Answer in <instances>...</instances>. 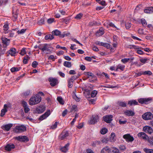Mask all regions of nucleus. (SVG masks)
Segmentation results:
<instances>
[{"mask_svg": "<svg viewBox=\"0 0 153 153\" xmlns=\"http://www.w3.org/2000/svg\"><path fill=\"white\" fill-rule=\"evenodd\" d=\"M42 100V98L39 95H36L32 96L29 100V104L32 105L39 103Z\"/></svg>", "mask_w": 153, "mask_h": 153, "instance_id": "f257e3e1", "label": "nucleus"}, {"mask_svg": "<svg viewBox=\"0 0 153 153\" xmlns=\"http://www.w3.org/2000/svg\"><path fill=\"white\" fill-rule=\"evenodd\" d=\"M152 101V99L151 98H140L138 100L139 103L142 104H148Z\"/></svg>", "mask_w": 153, "mask_h": 153, "instance_id": "f03ea898", "label": "nucleus"}, {"mask_svg": "<svg viewBox=\"0 0 153 153\" xmlns=\"http://www.w3.org/2000/svg\"><path fill=\"white\" fill-rule=\"evenodd\" d=\"M153 117L152 114L150 112L146 113L142 115V118L146 120L151 119Z\"/></svg>", "mask_w": 153, "mask_h": 153, "instance_id": "7ed1b4c3", "label": "nucleus"}, {"mask_svg": "<svg viewBox=\"0 0 153 153\" xmlns=\"http://www.w3.org/2000/svg\"><path fill=\"white\" fill-rule=\"evenodd\" d=\"M26 127L23 126H17L16 127V133L22 132L26 130Z\"/></svg>", "mask_w": 153, "mask_h": 153, "instance_id": "20e7f679", "label": "nucleus"}, {"mask_svg": "<svg viewBox=\"0 0 153 153\" xmlns=\"http://www.w3.org/2000/svg\"><path fill=\"white\" fill-rule=\"evenodd\" d=\"M15 139L18 141L21 142H27L29 141V139L26 136H19L15 137Z\"/></svg>", "mask_w": 153, "mask_h": 153, "instance_id": "39448f33", "label": "nucleus"}, {"mask_svg": "<svg viewBox=\"0 0 153 153\" xmlns=\"http://www.w3.org/2000/svg\"><path fill=\"white\" fill-rule=\"evenodd\" d=\"M99 120V117L97 115L92 116L89 123L90 124H94Z\"/></svg>", "mask_w": 153, "mask_h": 153, "instance_id": "423d86ee", "label": "nucleus"}, {"mask_svg": "<svg viewBox=\"0 0 153 153\" xmlns=\"http://www.w3.org/2000/svg\"><path fill=\"white\" fill-rule=\"evenodd\" d=\"M16 49L13 48H12L6 53L7 56L10 55L11 56H14L16 55Z\"/></svg>", "mask_w": 153, "mask_h": 153, "instance_id": "0eeeda50", "label": "nucleus"}, {"mask_svg": "<svg viewBox=\"0 0 153 153\" xmlns=\"http://www.w3.org/2000/svg\"><path fill=\"white\" fill-rule=\"evenodd\" d=\"M48 81L50 82V84L52 86H55L58 83L57 79L55 78H49Z\"/></svg>", "mask_w": 153, "mask_h": 153, "instance_id": "6e6552de", "label": "nucleus"}, {"mask_svg": "<svg viewBox=\"0 0 153 153\" xmlns=\"http://www.w3.org/2000/svg\"><path fill=\"white\" fill-rule=\"evenodd\" d=\"M137 136L139 138H142L148 141L149 138L148 136L145 133L143 132L139 133L137 134Z\"/></svg>", "mask_w": 153, "mask_h": 153, "instance_id": "1a4fd4ad", "label": "nucleus"}, {"mask_svg": "<svg viewBox=\"0 0 153 153\" xmlns=\"http://www.w3.org/2000/svg\"><path fill=\"white\" fill-rule=\"evenodd\" d=\"M45 107L43 105H40L37 107L36 112L38 113H41L43 112L45 110Z\"/></svg>", "mask_w": 153, "mask_h": 153, "instance_id": "9d476101", "label": "nucleus"}, {"mask_svg": "<svg viewBox=\"0 0 153 153\" xmlns=\"http://www.w3.org/2000/svg\"><path fill=\"white\" fill-rule=\"evenodd\" d=\"M123 138L127 142H132L134 140L133 137L131 136L129 134H125L123 136Z\"/></svg>", "mask_w": 153, "mask_h": 153, "instance_id": "9b49d317", "label": "nucleus"}, {"mask_svg": "<svg viewBox=\"0 0 153 153\" xmlns=\"http://www.w3.org/2000/svg\"><path fill=\"white\" fill-rule=\"evenodd\" d=\"M1 39L3 45L6 46L7 47L9 44L10 40L5 37H2Z\"/></svg>", "mask_w": 153, "mask_h": 153, "instance_id": "f8f14e48", "label": "nucleus"}, {"mask_svg": "<svg viewBox=\"0 0 153 153\" xmlns=\"http://www.w3.org/2000/svg\"><path fill=\"white\" fill-rule=\"evenodd\" d=\"M39 49L41 50L43 52L45 51H47L48 52L47 53H48L49 52H51V50L49 49V46L47 44H44L42 48H40L38 47Z\"/></svg>", "mask_w": 153, "mask_h": 153, "instance_id": "ddd939ff", "label": "nucleus"}, {"mask_svg": "<svg viewBox=\"0 0 153 153\" xmlns=\"http://www.w3.org/2000/svg\"><path fill=\"white\" fill-rule=\"evenodd\" d=\"M68 135L69 134L68 131H63L59 136V138L60 140H62L66 139Z\"/></svg>", "mask_w": 153, "mask_h": 153, "instance_id": "4468645a", "label": "nucleus"}, {"mask_svg": "<svg viewBox=\"0 0 153 153\" xmlns=\"http://www.w3.org/2000/svg\"><path fill=\"white\" fill-rule=\"evenodd\" d=\"M15 146L13 144H8L5 147V150L7 151H10L12 149L15 148Z\"/></svg>", "mask_w": 153, "mask_h": 153, "instance_id": "2eb2a0df", "label": "nucleus"}, {"mask_svg": "<svg viewBox=\"0 0 153 153\" xmlns=\"http://www.w3.org/2000/svg\"><path fill=\"white\" fill-rule=\"evenodd\" d=\"M113 117L112 115H107L105 117H103V120L107 123H111L112 120V118Z\"/></svg>", "mask_w": 153, "mask_h": 153, "instance_id": "dca6fc26", "label": "nucleus"}, {"mask_svg": "<svg viewBox=\"0 0 153 153\" xmlns=\"http://www.w3.org/2000/svg\"><path fill=\"white\" fill-rule=\"evenodd\" d=\"M50 114V111L48 110L44 114L42 115L39 117V120H42L48 117Z\"/></svg>", "mask_w": 153, "mask_h": 153, "instance_id": "f3484780", "label": "nucleus"}, {"mask_svg": "<svg viewBox=\"0 0 153 153\" xmlns=\"http://www.w3.org/2000/svg\"><path fill=\"white\" fill-rule=\"evenodd\" d=\"M12 124H8L3 125L1 127V128L4 130L7 131H9L10 128L12 127Z\"/></svg>", "mask_w": 153, "mask_h": 153, "instance_id": "a211bd4d", "label": "nucleus"}, {"mask_svg": "<svg viewBox=\"0 0 153 153\" xmlns=\"http://www.w3.org/2000/svg\"><path fill=\"white\" fill-rule=\"evenodd\" d=\"M143 130L146 132L148 133L149 134H151L153 132V130L152 128L148 126L144 127L143 128Z\"/></svg>", "mask_w": 153, "mask_h": 153, "instance_id": "6ab92c4d", "label": "nucleus"}, {"mask_svg": "<svg viewBox=\"0 0 153 153\" xmlns=\"http://www.w3.org/2000/svg\"><path fill=\"white\" fill-rule=\"evenodd\" d=\"M144 13H151L153 12V7H147L144 10Z\"/></svg>", "mask_w": 153, "mask_h": 153, "instance_id": "aec40b11", "label": "nucleus"}, {"mask_svg": "<svg viewBox=\"0 0 153 153\" xmlns=\"http://www.w3.org/2000/svg\"><path fill=\"white\" fill-rule=\"evenodd\" d=\"M111 149L108 146H105L101 151V153H109L111 152Z\"/></svg>", "mask_w": 153, "mask_h": 153, "instance_id": "412c9836", "label": "nucleus"}, {"mask_svg": "<svg viewBox=\"0 0 153 153\" xmlns=\"http://www.w3.org/2000/svg\"><path fill=\"white\" fill-rule=\"evenodd\" d=\"M52 34L53 35L58 36L61 37L62 35L61 32L58 30H55L52 32Z\"/></svg>", "mask_w": 153, "mask_h": 153, "instance_id": "4be33fe9", "label": "nucleus"}, {"mask_svg": "<svg viewBox=\"0 0 153 153\" xmlns=\"http://www.w3.org/2000/svg\"><path fill=\"white\" fill-rule=\"evenodd\" d=\"M69 145V144L68 143L66 144L65 146L60 148V150L62 152H66L68 150V147Z\"/></svg>", "mask_w": 153, "mask_h": 153, "instance_id": "5701e85b", "label": "nucleus"}, {"mask_svg": "<svg viewBox=\"0 0 153 153\" xmlns=\"http://www.w3.org/2000/svg\"><path fill=\"white\" fill-rule=\"evenodd\" d=\"M124 113L128 116H133L134 115V112L131 110H126L124 112Z\"/></svg>", "mask_w": 153, "mask_h": 153, "instance_id": "b1692460", "label": "nucleus"}, {"mask_svg": "<svg viewBox=\"0 0 153 153\" xmlns=\"http://www.w3.org/2000/svg\"><path fill=\"white\" fill-rule=\"evenodd\" d=\"M104 33V30L103 28L101 27L96 33L97 36H100L102 35Z\"/></svg>", "mask_w": 153, "mask_h": 153, "instance_id": "393cba45", "label": "nucleus"}, {"mask_svg": "<svg viewBox=\"0 0 153 153\" xmlns=\"http://www.w3.org/2000/svg\"><path fill=\"white\" fill-rule=\"evenodd\" d=\"M79 75H78V76L76 75L73 76L71 78L69 79L68 81H69V82H70L72 83H73L75 80L78 78Z\"/></svg>", "mask_w": 153, "mask_h": 153, "instance_id": "a878e982", "label": "nucleus"}, {"mask_svg": "<svg viewBox=\"0 0 153 153\" xmlns=\"http://www.w3.org/2000/svg\"><path fill=\"white\" fill-rule=\"evenodd\" d=\"M138 102L134 100H131L129 101L128 102V104L130 105H137L138 104Z\"/></svg>", "mask_w": 153, "mask_h": 153, "instance_id": "bb28decb", "label": "nucleus"}, {"mask_svg": "<svg viewBox=\"0 0 153 153\" xmlns=\"http://www.w3.org/2000/svg\"><path fill=\"white\" fill-rule=\"evenodd\" d=\"M54 37L52 34H48L45 36V38L46 40L50 39L52 40L53 39Z\"/></svg>", "mask_w": 153, "mask_h": 153, "instance_id": "cd10ccee", "label": "nucleus"}, {"mask_svg": "<svg viewBox=\"0 0 153 153\" xmlns=\"http://www.w3.org/2000/svg\"><path fill=\"white\" fill-rule=\"evenodd\" d=\"M64 65L68 68H71V62H69L65 61L64 63Z\"/></svg>", "mask_w": 153, "mask_h": 153, "instance_id": "c85d7f7f", "label": "nucleus"}, {"mask_svg": "<svg viewBox=\"0 0 153 153\" xmlns=\"http://www.w3.org/2000/svg\"><path fill=\"white\" fill-rule=\"evenodd\" d=\"M7 111V109L5 108L2 109L1 111V116L3 117L5 114V113Z\"/></svg>", "mask_w": 153, "mask_h": 153, "instance_id": "c756f323", "label": "nucleus"}, {"mask_svg": "<svg viewBox=\"0 0 153 153\" xmlns=\"http://www.w3.org/2000/svg\"><path fill=\"white\" fill-rule=\"evenodd\" d=\"M77 110V106L75 105H73L72 106V107L71 108V111H70V112H71L72 111L75 112Z\"/></svg>", "mask_w": 153, "mask_h": 153, "instance_id": "7c9ffc66", "label": "nucleus"}, {"mask_svg": "<svg viewBox=\"0 0 153 153\" xmlns=\"http://www.w3.org/2000/svg\"><path fill=\"white\" fill-rule=\"evenodd\" d=\"M118 104L120 106L123 107H125L126 106V103L124 102H118Z\"/></svg>", "mask_w": 153, "mask_h": 153, "instance_id": "2f4dec72", "label": "nucleus"}, {"mask_svg": "<svg viewBox=\"0 0 153 153\" xmlns=\"http://www.w3.org/2000/svg\"><path fill=\"white\" fill-rule=\"evenodd\" d=\"M20 69V68L13 67L11 69L10 71L11 72H14L18 71Z\"/></svg>", "mask_w": 153, "mask_h": 153, "instance_id": "473e14b6", "label": "nucleus"}, {"mask_svg": "<svg viewBox=\"0 0 153 153\" xmlns=\"http://www.w3.org/2000/svg\"><path fill=\"white\" fill-rule=\"evenodd\" d=\"M17 10H16V12H15V13L13 16V19L14 21H16L17 19L18 13L17 12Z\"/></svg>", "mask_w": 153, "mask_h": 153, "instance_id": "72a5a7b5", "label": "nucleus"}, {"mask_svg": "<svg viewBox=\"0 0 153 153\" xmlns=\"http://www.w3.org/2000/svg\"><path fill=\"white\" fill-rule=\"evenodd\" d=\"M143 150L146 153H153V149L144 148Z\"/></svg>", "mask_w": 153, "mask_h": 153, "instance_id": "f704fd0d", "label": "nucleus"}, {"mask_svg": "<svg viewBox=\"0 0 153 153\" xmlns=\"http://www.w3.org/2000/svg\"><path fill=\"white\" fill-rule=\"evenodd\" d=\"M57 100L60 104L62 105L64 104V102L62 97H58L57 98Z\"/></svg>", "mask_w": 153, "mask_h": 153, "instance_id": "c9c22d12", "label": "nucleus"}, {"mask_svg": "<svg viewBox=\"0 0 153 153\" xmlns=\"http://www.w3.org/2000/svg\"><path fill=\"white\" fill-rule=\"evenodd\" d=\"M97 92L96 90L93 91L91 93V96L92 97H94L97 94Z\"/></svg>", "mask_w": 153, "mask_h": 153, "instance_id": "e433bc0d", "label": "nucleus"}, {"mask_svg": "<svg viewBox=\"0 0 153 153\" xmlns=\"http://www.w3.org/2000/svg\"><path fill=\"white\" fill-rule=\"evenodd\" d=\"M108 130L106 128H103L100 131V133L102 134H106Z\"/></svg>", "mask_w": 153, "mask_h": 153, "instance_id": "4c0bfd02", "label": "nucleus"}, {"mask_svg": "<svg viewBox=\"0 0 153 153\" xmlns=\"http://www.w3.org/2000/svg\"><path fill=\"white\" fill-rule=\"evenodd\" d=\"M11 104L10 103H8L7 104H4V108H5L7 109L9 108H11Z\"/></svg>", "mask_w": 153, "mask_h": 153, "instance_id": "58836bf2", "label": "nucleus"}, {"mask_svg": "<svg viewBox=\"0 0 153 153\" xmlns=\"http://www.w3.org/2000/svg\"><path fill=\"white\" fill-rule=\"evenodd\" d=\"M83 14L82 13H79L77 14L75 17V19H80L82 16Z\"/></svg>", "mask_w": 153, "mask_h": 153, "instance_id": "ea45409f", "label": "nucleus"}, {"mask_svg": "<svg viewBox=\"0 0 153 153\" xmlns=\"http://www.w3.org/2000/svg\"><path fill=\"white\" fill-rule=\"evenodd\" d=\"M84 74L86 75H88L89 76H91L93 77H94V74L92 73L91 72H85L84 73Z\"/></svg>", "mask_w": 153, "mask_h": 153, "instance_id": "a19ab883", "label": "nucleus"}, {"mask_svg": "<svg viewBox=\"0 0 153 153\" xmlns=\"http://www.w3.org/2000/svg\"><path fill=\"white\" fill-rule=\"evenodd\" d=\"M45 20L43 19H41L38 22V24L39 25H42L44 24Z\"/></svg>", "mask_w": 153, "mask_h": 153, "instance_id": "79ce46f5", "label": "nucleus"}, {"mask_svg": "<svg viewBox=\"0 0 153 153\" xmlns=\"http://www.w3.org/2000/svg\"><path fill=\"white\" fill-rule=\"evenodd\" d=\"M148 141L151 145L153 146V137H149Z\"/></svg>", "mask_w": 153, "mask_h": 153, "instance_id": "37998d69", "label": "nucleus"}, {"mask_svg": "<svg viewBox=\"0 0 153 153\" xmlns=\"http://www.w3.org/2000/svg\"><path fill=\"white\" fill-rule=\"evenodd\" d=\"M143 74L144 75H151L152 74V73L150 71H146L143 73Z\"/></svg>", "mask_w": 153, "mask_h": 153, "instance_id": "c03bdc74", "label": "nucleus"}, {"mask_svg": "<svg viewBox=\"0 0 153 153\" xmlns=\"http://www.w3.org/2000/svg\"><path fill=\"white\" fill-rule=\"evenodd\" d=\"M113 149L112 150L113 153H120L118 149L115 147L113 148Z\"/></svg>", "mask_w": 153, "mask_h": 153, "instance_id": "a18cd8bd", "label": "nucleus"}, {"mask_svg": "<svg viewBox=\"0 0 153 153\" xmlns=\"http://www.w3.org/2000/svg\"><path fill=\"white\" fill-rule=\"evenodd\" d=\"M54 19L53 18H50L48 19L47 22L49 24L52 23L54 22Z\"/></svg>", "mask_w": 153, "mask_h": 153, "instance_id": "49530a36", "label": "nucleus"}, {"mask_svg": "<svg viewBox=\"0 0 153 153\" xmlns=\"http://www.w3.org/2000/svg\"><path fill=\"white\" fill-rule=\"evenodd\" d=\"M111 137L110 138V140L112 141H114V137L115 136V134L114 133L112 132L111 133Z\"/></svg>", "mask_w": 153, "mask_h": 153, "instance_id": "de8ad7c7", "label": "nucleus"}, {"mask_svg": "<svg viewBox=\"0 0 153 153\" xmlns=\"http://www.w3.org/2000/svg\"><path fill=\"white\" fill-rule=\"evenodd\" d=\"M26 29H22L21 30H18L17 32L18 34H22L24 33Z\"/></svg>", "mask_w": 153, "mask_h": 153, "instance_id": "09e8293b", "label": "nucleus"}, {"mask_svg": "<svg viewBox=\"0 0 153 153\" xmlns=\"http://www.w3.org/2000/svg\"><path fill=\"white\" fill-rule=\"evenodd\" d=\"M130 60L129 58H124L123 59H121V62H122L123 63H126Z\"/></svg>", "mask_w": 153, "mask_h": 153, "instance_id": "8fccbe9b", "label": "nucleus"}, {"mask_svg": "<svg viewBox=\"0 0 153 153\" xmlns=\"http://www.w3.org/2000/svg\"><path fill=\"white\" fill-rule=\"evenodd\" d=\"M26 53L25 49L24 48H22L21 51L19 53L22 55L23 56Z\"/></svg>", "mask_w": 153, "mask_h": 153, "instance_id": "3c124183", "label": "nucleus"}, {"mask_svg": "<svg viewBox=\"0 0 153 153\" xmlns=\"http://www.w3.org/2000/svg\"><path fill=\"white\" fill-rule=\"evenodd\" d=\"M38 65V63L36 61H34L32 63V66L33 67L35 68Z\"/></svg>", "mask_w": 153, "mask_h": 153, "instance_id": "603ef678", "label": "nucleus"}, {"mask_svg": "<svg viewBox=\"0 0 153 153\" xmlns=\"http://www.w3.org/2000/svg\"><path fill=\"white\" fill-rule=\"evenodd\" d=\"M117 69H121L122 71H123L124 69V66L122 65H119L117 66Z\"/></svg>", "mask_w": 153, "mask_h": 153, "instance_id": "864d4df0", "label": "nucleus"}, {"mask_svg": "<svg viewBox=\"0 0 153 153\" xmlns=\"http://www.w3.org/2000/svg\"><path fill=\"white\" fill-rule=\"evenodd\" d=\"M73 97L76 101H79L80 100V99L75 94H74L73 95Z\"/></svg>", "mask_w": 153, "mask_h": 153, "instance_id": "5fc2aeb1", "label": "nucleus"}, {"mask_svg": "<svg viewBox=\"0 0 153 153\" xmlns=\"http://www.w3.org/2000/svg\"><path fill=\"white\" fill-rule=\"evenodd\" d=\"M57 122H56L53 125L51 126V128L52 129H54L56 128L57 126Z\"/></svg>", "mask_w": 153, "mask_h": 153, "instance_id": "6e6d98bb", "label": "nucleus"}, {"mask_svg": "<svg viewBox=\"0 0 153 153\" xmlns=\"http://www.w3.org/2000/svg\"><path fill=\"white\" fill-rule=\"evenodd\" d=\"M4 30H8L9 28L8 24L7 23H5L4 25Z\"/></svg>", "mask_w": 153, "mask_h": 153, "instance_id": "4d7b16f0", "label": "nucleus"}, {"mask_svg": "<svg viewBox=\"0 0 153 153\" xmlns=\"http://www.w3.org/2000/svg\"><path fill=\"white\" fill-rule=\"evenodd\" d=\"M141 22L143 26H145L146 25L147 23L145 20L144 19H141Z\"/></svg>", "mask_w": 153, "mask_h": 153, "instance_id": "13d9d810", "label": "nucleus"}, {"mask_svg": "<svg viewBox=\"0 0 153 153\" xmlns=\"http://www.w3.org/2000/svg\"><path fill=\"white\" fill-rule=\"evenodd\" d=\"M125 25L126 28L127 29H129L131 27L130 24L128 23H126Z\"/></svg>", "mask_w": 153, "mask_h": 153, "instance_id": "bf43d9fd", "label": "nucleus"}, {"mask_svg": "<svg viewBox=\"0 0 153 153\" xmlns=\"http://www.w3.org/2000/svg\"><path fill=\"white\" fill-rule=\"evenodd\" d=\"M24 111L25 113H28L30 109L28 108L27 106L24 107Z\"/></svg>", "mask_w": 153, "mask_h": 153, "instance_id": "052dcab7", "label": "nucleus"}, {"mask_svg": "<svg viewBox=\"0 0 153 153\" xmlns=\"http://www.w3.org/2000/svg\"><path fill=\"white\" fill-rule=\"evenodd\" d=\"M69 34L70 33H64L62 34V35L61 36V37L64 38V37L65 36H67L69 35Z\"/></svg>", "mask_w": 153, "mask_h": 153, "instance_id": "680f3d73", "label": "nucleus"}, {"mask_svg": "<svg viewBox=\"0 0 153 153\" xmlns=\"http://www.w3.org/2000/svg\"><path fill=\"white\" fill-rule=\"evenodd\" d=\"M102 46L105 47L107 48H108L110 47V45L108 43H104L103 42Z\"/></svg>", "mask_w": 153, "mask_h": 153, "instance_id": "e2e57ef3", "label": "nucleus"}, {"mask_svg": "<svg viewBox=\"0 0 153 153\" xmlns=\"http://www.w3.org/2000/svg\"><path fill=\"white\" fill-rule=\"evenodd\" d=\"M100 141H96L93 143L92 144V146H96V144L99 145L100 144Z\"/></svg>", "mask_w": 153, "mask_h": 153, "instance_id": "0e129e2a", "label": "nucleus"}, {"mask_svg": "<svg viewBox=\"0 0 153 153\" xmlns=\"http://www.w3.org/2000/svg\"><path fill=\"white\" fill-rule=\"evenodd\" d=\"M103 43V42H100L99 41H97L95 42V43L96 45L102 46Z\"/></svg>", "mask_w": 153, "mask_h": 153, "instance_id": "69168bd1", "label": "nucleus"}, {"mask_svg": "<svg viewBox=\"0 0 153 153\" xmlns=\"http://www.w3.org/2000/svg\"><path fill=\"white\" fill-rule=\"evenodd\" d=\"M90 104H94L96 100L94 99H91L88 100Z\"/></svg>", "mask_w": 153, "mask_h": 153, "instance_id": "338daca9", "label": "nucleus"}, {"mask_svg": "<svg viewBox=\"0 0 153 153\" xmlns=\"http://www.w3.org/2000/svg\"><path fill=\"white\" fill-rule=\"evenodd\" d=\"M147 60L148 59L146 58L142 59H140V61L143 63H145Z\"/></svg>", "mask_w": 153, "mask_h": 153, "instance_id": "774afa93", "label": "nucleus"}]
</instances>
